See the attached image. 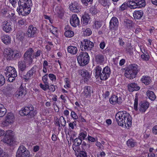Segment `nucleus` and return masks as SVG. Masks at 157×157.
Here are the masks:
<instances>
[{"label":"nucleus","instance_id":"obj_1","mask_svg":"<svg viewBox=\"0 0 157 157\" xmlns=\"http://www.w3.org/2000/svg\"><path fill=\"white\" fill-rule=\"evenodd\" d=\"M116 121L118 124L126 127H130L132 125V118L130 114L125 111L117 113L115 116Z\"/></svg>","mask_w":157,"mask_h":157},{"label":"nucleus","instance_id":"obj_2","mask_svg":"<svg viewBox=\"0 0 157 157\" xmlns=\"http://www.w3.org/2000/svg\"><path fill=\"white\" fill-rule=\"evenodd\" d=\"M18 4L19 7L17 10L22 15L23 11L25 14H28L30 12L31 7L32 6L31 0H19Z\"/></svg>","mask_w":157,"mask_h":157},{"label":"nucleus","instance_id":"obj_3","mask_svg":"<svg viewBox=\"0 0 157 157\" xmlns=\"http://www.w3.org/2000/svg\"><path fill=\"white\" fill-rule=\"evenodd\" d=\"M139 71V66L136 64H132L128 66L124 75L129 79H132L136 77Z\"/></svg>","mask_w":157,"mask_h":157},{"label":"nucleus","instance_id":"obj_4","mask_svg":"<svg viewBox=\"0 0 157 157\" xmlns=\"http://www.w3.org/2000/svg\"><path fill=\"white\" fill-rule=\"evenodd\" d=\"M77 57L78 62L80 66H84L89 62L90 57L86 52H81Z\"/></svg>","mask_w":157,"mask_h":157},{"label":"nucleus","instance_id":"obj_5","mask_svg":"<svg viewBox=\"0 0 157 157\" xmlns=\"http://www.w3.org/2000/svg\"><path fill=\"white\" fill-rule=\"evenodd\" d=\"M36 113V111L34 110V107L32 105L25 107L19 112V113L21 116L28 115L30 118L34 117Z\"/></svg>","mask_w":157,"mask_h":157},{"label":"nucleus","instance_id":"obj_6","mask_svg":"<svg viewBox=\"0 0 157 157\" xmlns=\"http://www.w3.org/2000/svg\"><path fill=\"white\" fill-rule=\"evenodd\" d=\"M16 157H32L29 151L24 146H19L16 153Z\"/></svg>","mask_w":157,"mask_h":157},{"label":"nucleus","instance_id":"obj_7","mask_svg":"<svg viewBox=\"0 0 157 157\" xmlns=\"http://www.w3.org/2000/svg\"><path fill=\"white\" fill-rule=\"evenodd\" d=\"M34 52L32 48H29L24 53L23 56L24 59L22 60L24 62L29 64H31L33 62V53Z\"/></svg>","mask_w":157,"mask_h":157},{"label":"nucleus","instance_id":"obj_8","mask_svg":"<svg viewBox=\"0 0 157 157\" xmlns=\"http://www.w3.org/2000/svg\"><path fill=\"white\" fill-rule=\"evenodd\" d=\"M94 43L90 40H83L81 42L80 48L82 51H90L93 47Z\"/></svg>","mask_w":157,"mask_h":157},{"label":"nucleus","instance_id":"obj_9","mask_svg":"<svg viewBox=\"0 0 157 157\" xmlns=\"http://www.w3.org/2000/svg\"><path fill=\"white\" fill-rule=\"evenodd\" d=\"M14 121V117L13 114L9 113L6 116L4 121L2 122V125L3 127L8 126L13 123Z\"/></svg>","mask_w":157,"mask_h":157},{"label":"nucleus","instance_id":"obj_10","mask_svg":"<svg viewBox=\"0 0 157 157\" xmlns=\"http://www.w3.org/2000/svg\"><path fill=\"white\" fill-rule=\"evenodd\" d=\"M37 67L36 66H33L30 70L27 71L25 75H20V76L25 80L28 81L31 79L33 76V74L36 72Z\"/></svg>","mask_w":157,"mask_h":157},{"label":"nucleus","instance_id":"obj_11","mask_svg":"<svg viewBox=\"0 0 157 157\" xmlns=\"http://www.w3.org/2000/svg\"><path fill=\"white\" fill-rule=\"evenodd\" d=\"M111 74V70L108 66H106L103 69L100 78L101 80L105 81L110 77Z\"/></svg>","mask_w":157,"mask_h":157},{"label":"nucleus","instance_id":"obj_12","mask_svg":"<svg viewBox=\"0 0 157 157\" xmlns=\"http://www.w3.org/2000/svg\"><path fill=\"white\" fill-rule=\"evenodd\" d=\"M146 3L144 0H140L136 2H132L129 5V7L131 9L140 8L145 6Z\"/></svg>","mask_w":157,"mask_h":157},{"label":"nucleus","instance_id":"obj_13","mask_svg":"<svg viewBox=\"0 0 157 157\" xmlns=\"http://www.w3.org/2000/svg\"><path fill=\"white\" fill-rule=\"evenodd\" d=\"M119 24L117 18L113 17L109 22V28L112 31H114L117 29Z\"/></svg>","mask_w":157,"mask_h":157},{"label":"nucleus","instance_id":"obj_14","mask_svg":"<svg viewBox=\"0 0 157 157\" xmlns=\"http://www.w3.org/2000/svg\"><path fill=\"white\" fill-rule=\"evenodd\" d=\"M79 73L83 78L85 82H87L91 79V75L88 71L85 69H83L79 71Z\"/></svg>","mask_w":157,"mask_h":157},{"label":"nucleus","instance_id":"obj_15","mask_svg":"<svg viewBox=\"0 0 157 157\" xmlns=\"http://www.w3.org/2000/svg\"><path fill=\"white\" fill-rule=\"evenodd\" d=\"M37 29L33 25H30L27 30V35L28 37L33 38L36 36Z\"/></svg>","mask_w":157,"mask_h":157},{"label":"nucleus","instance_id":"obj_16","mask_svg":"<svg viewBox=\"0 0 157 157\" xmlns=\"http://www.w3.org/2000/svg\"><path fill=\"white\" fill-rule=\"evenodd\" d=\"M6 71L5 72L6 76L13 75L14 77H17V73L15 68L11 66L7 67L5 69Z\"/></svg>","mask_w":157,"mask_h":157},{"label":"nucleus","instance_id":"obj_17","mask_svg":"<svg viewBox=\"0 0 157 157\" xmlns=\"http://www.w3.org/2000/svg\"><path fill=\"white\" fill-rule=\"evenodd\" d=\"M26 63L22 60L18 62V67L20 75H22L23 72L26 70L27 67Z\"/></svg>","mask_w":157,"mask_h":157},{"label":"nucleus","instance_id":"obj_18","mask_svg":"<svg viewBox=\"0 0 157 157\" xmlns=\"http://www.w3.org/2000/svg\"><path fill=\"white\" fill-rule=\"evenodd\" d=\"M26 94V92L24 88L21 85L19 89L15 93V96L18 98H23Z\"/></svg>","mask_w":157,"mask_h":157},{"label":"nucleus","instance_id":"obj_19","mask_svg":"<svg viewBox=\"0 0 157 157\" xmlns=\"http://www.w3.org/2000/svg\"><path fill=\"white\" fill-rule=\"evenodd\" d=\"M109 101L111 104L113 105H115L117 103L120 104L122 102V100L121 97H118L117 96L114 95L109 99Z\"/></svg>","mask_w":157,"mask_h":157},{"label":"nucleus","instance_id":"obj_20","mask_svg":"<svg viewBox=\"0 0 157 157\" xmlns=\"http://www.w3.org/2000/svg\"><path fill=\"white\" fill-rule=\"evenodd\" d=\"M79 19L76 14H73L70 19V23L71 25L76 27L79 25Z\"/></svg>","mask_w":157,"mask_h":157},{"label":"nucleus","instance_id":"obj_21","mask_svg":"<svg viewBox=\"0 0 157 157\" xmlns=\"http://www.w3.org/2000/svg\"><path fill=\"white\" fill-rule=\"evenodd\" d=\"M69 9L71 11L75 13L79 12L80 10V6L76 2H74L70 5Z\"/></svg>","mask_w":157,"mask_h":157},{"label":"nucleus","instance_id":"obj_22","mask_svg":"<svg viewBox=\"0 0 157 157\" xmlns=\"http://www.w3.org/2000/svg\"><path fill=\"white\" fill-rule=\"evenodd\" d=\"M128 90L129 92H133L134 91L138 90L140 87L138 86L137 84L135 83H132L128 85Z\"/></svg>","mask_w":157,"mask_h":157},{"label":"nucleus","instance_id":"obj_23","mask_svg":"<svg viewBox=\"0 0 157 157\" xmlns=\"http://www.w3.org/2000/svg\"><path fill=\"white\" fill-rule=\"evenodd\" d=\"M149 106V103L148 102H144L140 104L139 109L140 112L143 113L145 112Z\"/></svg>","mask_w":157,"mask_h":157},{"label":"nucleus","instance_id":"obj_24","mask_svg":"<svg viewBox=\"0 0 157 157\" xmlns=\"http://www.w3.org/2000/svg\"><path fill=\"white\" fill-rule=\"evenodd\" d=\"M140 81L146 85H149L151 82V78L147 75L143 76L141 78Z\"/></svg>","mask_w":157,"mask_h":157},{"label":"nucleus","instance_id":"obj_25","mask_svg":"<svg viewBox=\"0 0 157 157\" xmlns=\"http://www.w3.org/2000/svg\"><path fill=\"white\" fill-rule=\"evenodd\" d=\"M92 92V88L91 86H87L84 87L83 93L86 97L90 96Z\"/></svg>","mask_w":157,"mask_h":157},{"label":"nucleus","instance_id":"obj_26","mask_svg":"<svg viewBox=\"0 0 157 157\" xmlns=\"http://www.w3.org/2000/svg\"><path fill=\"white\" fill-rule=\"evenodd\" d=\"M95 62L98 64H101L104 62V56L101 54H98L95 56Z\"/></svg>","mask_w":157,"mask_h":157},{"label":"nucleus","instance_id":"obj_27","mask_svg":"<svg viewBox=\"0 0 157 157\" xmlns=\"http://www.w3.org/2000/svg\"><path fill=\"white\" fill-rule=\"evenodd\" d=\"M90 18L88 14L85 13L82 17L81 21L84 25H87L90 21Z\"/></svg>","mask_w":157,"mask_h":157},{"label":"nucleus","instance_id":"obj_28","mask_svg":"<svg viewBox=\"0 0 157 157\" xmlns=\"http://www.w3.org/2000/svg\"><path fill=\"white\" fill-rule=\"evenodd\" d=\"M14 140V138H10L8 136H5L2 139V141L5 143L11 145L13 143Z\"/></svg>","mask_w":157,"mask_h":157},{"label":"nucleus","instance_id":"obj_29","mask_svg":"<svg viewBox=\"0 0 157 157\" xmlns=\"http://www.w3.org/2000/svg\"><path fill=\"white\" fill-rule=\"evenodd\" d=\"M67 50L69 53L72 55L76 54L78 51V49L76 47L72 46H68L67 48Z\"/></svg>","mask_w":157,"mask_h":157},{"label":"nucleus","instance_id":"obj_30","mask_svg":"<svg viewBox=\"0 0 157 157\" xmlns=\"http://www.w3.org/2000/svg\"><path fill=\"white\" fill-rule=\"evenodd\" d=\"M144 14L142 10H137L135 11L133 13V16L135 19H140L143 16Z\"/></svg>","mask_w":157,"mask_h":157},{"label":"nucleus","instance_id":"obj_31","mask_svg":"<svg viewBox=\"0 0 157 157\" xmlns=\"http://www.w3.org/2000/svg\"><path fill=\"white\" fill-rule=\"evenodd\" d=\"M124 26L128 29H130L132 27V22L128 19L124 20Z\"/></svg>","mask_w":157,"mask_h":157},{"label":"nucleus","instance_id":"obj_32","mask_svg":"<svg viewBox=\"0 0 157 157\" xmlns=\"http://www.w3.org/2000/svg\"><path fill=\"white\" fill-rule=\"evenodd\" d=\"M55 11L58 14V17L61 18L63 14V10L60 6L56 7L55 8Z\"/></svg>","mask_w":157,"mask_h":157},{"label":"nucleus","instance_id":"obj_33","mask_svg":"<svg viewBox=\"0 0 157 157\" xmlns=\"http://www.w3.org/2000/svg\"><path fill=\"white\" fill-rule=\"evenodd\" d=\"M4 23L3 28V30L7 33L10 31L12 28L10 23L7 22H4Z\"/></svg>","mask_w":157,"mask_h":157},{"label":"nucleus","instance_id":"obj_34","mask_svg":"<svg viewBox=\"0 0 157 157\" xmlns=\"http://www.w3.org/2000/svg\"><path fill=\"white\" fill-rule=\"evenodd\" d=\"M95 77L96 78H98L99 77L100 78V75H101L102 68L99 66H97L95 68Z\"/></svg>","mask_w":157,"mask_h":157},{"label":"nucleus","instance_id":"obj_35","mask_svg":"<svg viewBox=\"0 0 157 157\" xmlns=\"http://www.w3.org/2000/svg\"><path fill=\"white\" fill-rule=\"evenodd\" d=\"M147 96L151 101L154 100L156 98V96L152 91L148 90L147 92Z\"/></svg>","mask_w":157,"mask_h":157},{"label":"nucleus","instance_id":"obj_36","mask_svg":"<svg viewBox=\"0 0 157 157\" xmlns=\"http://www.w3.org/2000/svg\"><path fill=\"white\" fill-rule=\"evenodd\" d=\"M6 111L7 110L4 106L0 103V117H3L6 114Z\"/></svg>","mask_w":157,"mask_h":157},{"label":"nucleus","instance_id":"obj_37","mask_svg":"<svg viewBox=\"0 0 157 157\" xmlns=\"http://www.w3.org/2000/svg\"><path fill=\"white\" fill-rule=\"evenodd\" d=\"M136 142L133 139H131L128 140L127 144L128 147H134L136 144Z\"/></svg>","mask_w":157,"mask_h":157},{"label":"nucleus","instance_id":"obj_38","mask_svg":"<svg viewBox=\"0 0 157 157\" xmlns=\"http://www.w3.org/2000/svg\"><path fill=\"white\" fill-rule=\"evenodd\" d=\"M13 89V87L11 84H8L5 87V88L3 90V92L6 93H7L8 92L10 91Z\"/></svg>","mask_w":157,"mask_h":157},{"label":"nucleus","instance_id":"obj_39","mask_svg":"<svg viewBox=\"0 0 157 157\" xmlns=\"http://www.w3.org/2000/svg\"><path fill=\"white\" fill-rule=\"evenodd\" d=\"M14 55L13 54L12 56V58L16 60L17 59L20 58L21 56V53L18 51L15 52L14 51L13 53Z\"/></svg>","mask_w":157,"mask_h":157},{"label":"nucleus","instance_id":"obj_40","mask_svg":"<svg viewBox=\"0 0 157 157\" xmlns=\"http://www.w3.org/2000/svg\"><path fill=\"white\" fill-rule=\"evenodd\" d=\"M75 147L79 146L82 143V140L79 137L75 138L74 141Z\"/></svg>","mask_w":157,"mask_h":157},{"label":"nucleus","instance_id":"obj_41","mask_svg":"<svg viewBox=\"0 0 157 157\" xmlns=\"http://www.w3.org/2000/svg\"><path fill=\"white\" fill-rule=\"evenodd\" d=\"M64 35L66 37L70 38L74 36V33L72 31L68 30L66 31Z\"/></svg>","mask_w":157,"mask_h":157},{"label":"nucleus","instance_id":"obj_42","mask_svg":"<svg viewBox=\"0 0 157 157\" xmlns=\"http://www.w3.org/2000/svg\"><path fill=\"white\" fill-rule=\"evenodd\" d=\"M99 3L104 6H109V3L108 0H98Z\"/></svg>","mask_w":157,"mask_h":157},{"label":"nucleus","instance_id":"obj_43","mask_svg":"<svg viewBox=\"0 0 157 157\" xmlns=\"http://www.w3.org/2000/svg\"><path fill=\"white\" fill-rule=\"evenodd\" d=\"M6 54L8 56H9L10 58H12V55H13L14 52L10 48H6Z\"/></svg>","mask_w":157,"mask_h":157},{"label":"nucleus","instance_id":"obj_44","mask_svg":"<svg viewBox=\"0 0 157 157\" xmlns=\"http://www.w3.org/2000/svg\"><path fill=\"white\" fill-rule=\"evenodd\" d=\"M126 51L127 53H128L130 55L133 54V48L131 44H128L127 45L126 48Z\"/></svg>","mask_w":157,"mask_h":157},{"label":"nucleus","instance_id":"obj_45","mask_svg":"<svg viewBox=\"0 0 157 157\" xmlns=\"http://www.w3.org/2000/svg\"><path fill=\"white\" fill-rule=\"evenodd\" d=\"M87 133L86 131H83L80 132L79 134L78 137L81 139L82 140H84L87 136Z\"/></svg>","mask_w":157,"mask_h":157},{"label":"nucleus","instance_id":"obj_46","mask_svg":"<svg viewBox=\"0 0 157 157\" xmlns=\"http://www.w3.org/2000/svg\"><path fill=\"white\" fill-rule=\"evenodd\" d=\"M138 97L137 96H135V98L134 99V110L136 111H137L138 109Z\"/></svg>","mask_w":157,"mask_h":157},{"label":"nucleus","instance_id":"obj_47","mask_svg":"<svg viewBox=\"0 0 157 157\" xmlns=\"http://www.w3.org/2000/svg\"><path fill=\"white\" fill-rule=\"evenodd\" d=\"M26 36L25 34L24 33H18L17 35V38L18 39H23L25 38V37Z\"/></svg>","mask_w":157,"mask_h":157},{"label":"nucleus","instance_id":"obj_48","mask_svg":"<svg viewBox=\"0 0 157 157\" xmlns=\"http://www.w3.org/2000/svg\"><path fill=\"white\" fill-rule=\"evenodd\" d=\"M82 146L84 149H85L87 150L90 148V144H87L85 142L83 141L82 144Z\"/></svg>","mask_w":157,"mask_h":157},{"label":"nucleus","instance_id":"obj_49","mask_svg":"<svg viewBox=\"0 0 157 157\" xmlns=\"http://www.w3.org/2000/svg\"><path fill=\"white\" fill-rule=\"evenodd\" d=\"M5 79L3 75L0 74V86H2L5 83Z\"/></svg>","mask_w":157,"mask_h":157},{"label":"nucleus","instance_id":"obj_50","mask_svg":"<svg viewBox=\"0 0 157 157\" xmlns=\"http://www.w3.org/2000/svg\"><path fill=\"white\" fill-rule=\"evenodd\" d=\"M39 86L43 90L46 91L48 89V84H44V85H43L42 83H40L39 84Z\"/></svg>","mask_w":157,"mask_h":157},{"label":"nucleus","instance_id":"obj_51","mask_svg":"<svg viewBox=\"0 0 157 157\" xmlns=\"http://www.w3.org/2000/svg\"><path fill=\"white\" fill-rule=\"evenodd\" d=\"M93 0H81L83 4H84L86 6L89 5H91Z\"/></svg>","mask_w":157,"mask_h":157},{"label":"nucleus","instance_id":"obj_52","mask_svg":"<svg viewBox=\"0 0 157 157\" xmlns=\"http://www.w3.org/2000/svg\"><path fill=\"white\" fill-rule=\"evenodd\" d=\"M59 122L60 124L63 126H65V124L66 123V121L65 119L64 118L61 116L60 117L59 119Z\"/></svg>","mask_w":157,"mask_h":157},{"label":"nucleus","instance_id":"obj_53","mask_svg":"<svg viewBox=\"0 0 157 157\" xmlns=\"http://www.w3.org/2000/svg\"><path fill=\"white\" fill-rule=\"evenodd\" d=\"M81 157H87V153L85 149H82V150L80 151L79 153Z\"/></svg>","mask_w":157,"mask_h":157},{"label":"nucleus","instance_id":"obj_54","mask_svg":"<svg viewBox=\"0 0 157 157\" xmlns=\"http://www.w3.org/2000/svg\"><path fill=\"white\" fill-rule=\"evenodd\" d=\"M129 1L127 3H124L120 7V10H121L123 11L127 7V6H128L129 7Z\"/></svg>","mask_w":157,"mask_h":157},{"label":"nucleus","instance_id":"obj_55","mask_svg":"<svg viewBox=\"0 0 157 157\" xmlns=\"http://www.w3.org/2000/svg\"><path fill=\"white\" fill-rule=\"evenodd\" d=\"M13 132L11 130H8L6 131V135L5 136H8L9 137L13 138Z\"/></svg>","mask_w":157,"mask_h":157},{"label":"nucleus","instance_id":"obj_56","mask_svg":"<svg viewBox=\"0 0 157 157\" xmlns=\"http://www.w3.org/2000/svg\"><path fill=\"white\" fill-rule=\"evenodd\" d=\"M48 74H45L42 77V80L44 84H49L48 82Z\"/></svg>","mask_w":157,"mask_h":157},{"label":"nucleus","instance_id":"obj_57","mask_svg":"<svg viewBox=\"0 0 157 157\" xmlns=\"http://www.w3.org/2000/svg\"><path fill=\"white\" fill-rule=\"evenodd\" d=\"M56 87H57L56 86H55L54 85L51 84L50 85H48V89L51 91L54 92L56 89Z\"/></svg>","mask_w":157,"mask_h":157},{"label":"nucleus","instance_id":"obj_58","mask_svg":"<svg viewBox=\"0 0 157 157\" xmlns=\"http://www.w3.org/2000/svg\"><path fill=\"white\" fill-rule=\"evenodd\" d=\"M41 53V51L40 50H38L36 52L34 53L33 56V58L36 59L37 57L40 56Z\"/></svg>","mask_w":157,"mask_h":157},{"label":"nucleus","instance_id":"obj_59","mask_svg":"<svg viewBox=\"0 0 157 157\" xmlns=\"http://www.w3.org/2000/svg\"><path fill=\"white\" fill-rule=\"evenodd\" d=\"M92 33V32L91 30L88 28L86 29L84 32V34L85 36H89Z\"/></svg>","mask_w":157,"mask_h":157},{"label":"nucleus","instance_id":"obj_60","mask_svg":"<svg viewBox=\"0 0 157 157\" xmlns=\"http://www.w3.org/2000/svg\"><path fill=\"white\" fill-rule=\"evenodd\" d=\"M71 116L74 120H77L78 118L77 115L74 111H72L71 112Z\"/></svg>","mask_w":157,"mask_h":157},{"label":"nucleus","instance_id":"obj_61","mask_svg":"<svg viewBox=\"0 0 157 157\" xmlns=\"http://www.w3.org/2000/svg\"><path fill=\"white\" fill-rule=\"evenodd\" d=\"M0 157H7V155L1 148H0Z\"/></svg>","mask_w":157,"mask_h":157},{"label":"nucleus","instance_id":"obj_62","mask_svg":"<svg viewBox=\"0 0 157 157\" xmlns=\"http://www.w3.org/2000/svg\"><path fill=\"white\" fill-rule=\"evenodd\" d=\"M76 121H74L72 122H71L69 124V127L70 129H74V125L76 126Z\"/></svg>","mask_w":157,"mask_h":157},{"label":"nucleus","instance_id":"obj_63","mask_svg":"<svg viewBox=\"0 0 157 157\" xmlns=\"http://www.w3.org/2000/svg\"><path fill=\"white\" fill-rule=\"evenodd\" d=\"M18 23L19 25H24L26 24V21L25 19H21L18 21Z\"/></svg>","mask_w":157,"mask_h":157},{"label":"nucleus","instance_id":"obj_64","mask_svg":"<svg viewBox=\"0 0 157 157\" xmlns=\"http://www.w3.org/2000/svg\"><path fill=\"white\" fill-rule=\"evenodd\" d=\"M95 27L96 29L100 28L101 26V24L100 22L98 21H95L94 23Z\"/></svg>","mask_w":157,"mask_h":157}]
</instances>
